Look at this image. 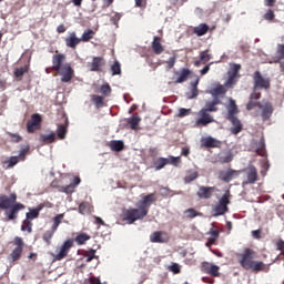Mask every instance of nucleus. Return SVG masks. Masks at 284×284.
Masks as SVG:
<instances>
[{
	"instance_id": "f257e3e1",
	"label": "nucleus",
	"mask_w": 284,
	"mask_h": 284,
	"mask_svg": "<svg viewBox=\"0 0 284 284\" xmlns=\"http://www.w3.org/2000/svg\"><path fill=\"white\" fill-rule=\"evenodd\" d=\"M256 253L252 248H244L242 253L237 254V263L246 272H253L258 274V272H267L270 267L262 261H255Z\"/></svg>"
},
{
	"instance_id": "f03ea898",
	"label": "nucleus",
	"mask_w": 284,
	"mask_h": 284,
	"mask_svg": "<svg viewBox=\"0 0 284 284\" xmlns=\"http://www.w3.org/2000/svg\"><path fill=\"white\" fill-rule=\"evenodd\" d=\"M65 62V54L63 53H57L52 57V69L54 70L59 77H61L62 83H70L72 79H74V69H72V65L70 63Z\"/></svg>"
},
{
	"instance_id": "7ed1b4c3",
	"label": "nucleus",
	"mask_w": 284,
	"mask_h": 284,
	"mask_svg": "<svg viewBox=\"0 0 284 284\" xmlns=\"http://www.w3.org/2000/svg\"><path fill=\"white\" fill-rule=\"evenodd\" d=\"M16 247L11 251V253L8 256L9 263H18V261H21V256H23V247H26V243H23V239L20 236H16L13 241Z\"/></svg>"
},
{
	"instance_id": "20e7f679",
	"label": "nucleus",
	"mask_w": 284,
	"mask_h": 284,
	"mask_svg": "<svg viewBox=\"0 0 284 284\" xmlns=\"http://www.w3.org/2000/svg\"><path fill=\"white\" fill-rule=\"evenodd\" d=\"M152 203H156V193H151L148 195H144L138 203L136 207L138 211L143 217L148 216V213L150 212V206Z\"/></svg>"
},
{
	"instance_id": "39448f33",
	"label": "nucleus",
	"mask_w": 284,
	"mask_h": 284,
	"mask_svg": "<svg viewBox=\"0 0 284 284\" xmlns=\"http://www.w3.org/2000/svg\"><path fill=\"white\" fill-rule=\"evenodd\" d=\"M242 173H244V180L242 182V187H245L246 185H254L256 181H258V170H256V166L248 165L244 170H240Z\"/></svg>"
},
{
	"instance_id": "423d86ee",
	"label": "nucleus",
	"mask_w": 284,
	"mask_h": 284,
	"mask_svg": "<svg viewBox=\"0 0 284 284\" xmlns=\"http://www.w3.org/2000/svg\"><path fill=\"white\" fill-rule=\"evenodd\" d=\"M230 190H227L219 201V204L213 207V216H223L230 209Z\"/></svg>"
},
{
	"instance_id": "0eeeda50",
	"label": "nucleus",
	"mask_w": 284,
	"mask_h": 284,
	"mask_svg": "<svg viewBox=\"0 0 284 284\" xmlns=\"http://www.w3.org/2000/svg\"><path fill=\"white\" fill-rule=\"evenodd\" d=\"M122 221H126L129 225H132L135 221H143V215L139 212V209H125L122 214Z\"/></svg>"
},
{
	"instance_id": "6e6552de",
	"label": "nucleus",
	"mask_w": 284,
	"mask_h": 284,
	"mask_svg": "<svg viewBox=\"0 0 284 284\" xmlns=\"http://www.w3.org/2000/svg\"><path fill=\"white\" fill-rule=\"evenodd\" d=\"M21 210H26L24 204H11L10 207L4 211V221H17V219H19V212H21Z\"/></svg>"
},
{
	"instance_id": "1a4fd4ad",
	"label": "nucleus",
	"mask_w": 284,
	"mask_h": 284,
	"mask_svg": "<svg viewBox=\"0 0 284 284\" xmlns=\"http://www.w3.org/2000/svg\"><path fill=\"white\" fill-rule=\"evenodd\" d=\"M201 272H203V274H209V276H213V278H217L221 276V266L210 262H202Z\"/></svg>"
},
{
	"instance_id": "9d476101",
	"label": "nucleus",
	"mask_w": 284,
	"mask_h": 284,
	"mask_svg": "<svg viewBox=\"0 0 284 284\" xmlns=\"http://www.w3.org/2000/svg\"><path fill=\"white\" fill-rule=\"evenodd\" d=\"M74 247V240L69 239L67 240L60 247V251L58 254L53 255L54 261H63L70 253V250Z\"/></svg>"
},
{
	"instance_id": "9b49d317",
	"label": "nucleus",
	"mask_w": 284,
	"mask_h": 284,
	"mask_svg": "<svg viewBox=\"0 0 284 284\" xmlns=\"http://www.w3.org/2000/svg\"><path fill=\"white\" fill-rule=\"evenodd\" d=\"M254 89L261 88L263 90H270V78H263L260 71H255L253 75Z\"/></svg>"
},
{
	"instance_id": "f8f14e48",
	"label": "nucleus",
	"mask_w": 284,
	"mask_h": 284,
	"mask_svg": "<svg viewBox=\"0 0 284 284\" xmlns=\"http://www.w3.org/2000/svg\"><path fill=\"white\" fill-rule=\"evenodd\" d=\"M41 121L42 118L39 113H36L31 116V120L27 122V132L32 134L37 132V130H41Z\"/></svg>"
},
{
	"instance_id": "ddd939ff",
	"label": "nucleus",
	"mask_w": 284,
	"mask_h": 284,
	"mask_svg": "<svg viewBox=\"0 0 284 284\" xmlns=\"http://www.w3.org/2000/svg\"><path fill=\"white\" fill-rule=\"evenodd\" d=\"M241 170L227 169L226 171H220L219 179L224 183H230V181L236 179L237 176H241Z\"/></svg>"
},
{
	"instance_id": "4468645a",
	"label": "nucleus",
	"mask_w": 284,
	"mask_h": 284,
	"mask_svg": "<svg viewBox=\"0 0 284 284\" xmlns=\"http://www.w3.org/2000/svg\"><path fill=\"white\" fill-rule=\"evenodd\" d=\"M222 145H223V142L221 140H217L211 135L201 139V148H206V149L219 148V149H221Z\"/></svg>"
},
{
	"instance_id": "2eb2a0df",
	"label": "nucleus",
	"mask_w": 284,
	"mask_h": 284,
	"mask_svg": "<svg viewBox=\"0 0 284 284\" xmlns=\"http://www.w3.org/2000/svg\"><path fill=\"white\" fill-rule=\"evenodd\" d=\"M151 243H168L170 235L165 231H155L150 235Z\"/></svg>"
},
{
	"instance_id": "dca6fc26",
	"label": "nucleus",
	"mask_w": 284,
	"mask_h": 284,
	"mask_svg": "<svg viewBox=\"0 0 284 284\" xmlns=\"http://www.w3.org/2000/svg\"><path fill=\"white\" fill-rule=\"evenodd\" d=\"M200 119L196 120L195 125L199 128L200 125H210V123H214V118L207 113L205 110H201L200 113Z\"/></svg>"
},
{
	"instance_id": "f3484780",
	"label": "nucleus",
	"mask_w": 284,
	"mask_h": 284,
	"mask_svg": "<svg viewBox=\"0 0 284 284\" xmlns=\"http://www.w3.org/2000/svg\"><path fill=\"white\" fill-rule=\"evenodd\" d=\"M103 65H105V59L103 57H94L89 68L91 72H103Z\"/></svg>"
},
{
	"instance_id": "a211bd4d",
	"label": "nucleus",
	"mask_w": 284,
	"mask_h": 284,
	"mask_svg": "<svg viewBox=\"0 0 284 284\" xmlns=\"http://www.w3.org/2000/svg\"><path fill=\"white\" fill-rule=\"evenodd\" d=\"M64 43L67 48H71V50H77V45L81 43V38L77 37V32H70L69 36L64 39Z\"/></svg>"
},
{
	"instance_id": "6ab92c4d",
	"label": "nucleus",
	"mask_w": 284,
	"mask_h": 284,
	"mask_svg": "<svg viewBox=\"0 0 284 284\" xmlns=\"http://www.w3.org/2000/svg\"><path fill=\"white\" fill-rule=\"evenodd\" d=\"M260 110H262V119L263 121H268V119L272 118V114H274V106H272V103L265 102L263 104H260Z\"/></svg>"
},
{
	"instance_id": "aec40b11",
	"label": "nucleus",
	"mask_w": 284,
	"mask_h": 284,
	"mask_svg": "<svg viewBox=\"0 0 284 284\" xmlns=\"http://www.w3.org/2000/svg\"><path fill=\"white\" fill-rule=\"evenodd\" d=\"M252 150H254L258 156H265V138L254 140L252 142Z\"/></svg>"
},
{
	"instance_id": "412c9836",
	"label": "nucleus",
	"mask_w": 284,
	"mask_h": 284,
	"mask_svg": "<svg viewBox=\"0 0 284 284\" xmlns=\"http://www.w3.org/2000/svg\"><path fill=\"white\" fill-rule=\"evenodd\" d=\"M81 256L82 257L78 261H83V258H85L84 263H92V261H94V258L97 261H99V256L97 255V250H94V248L81 251Z\"/></svg>"
},
{
	"instance_id": "4be33fe9",
	"label": "nucleus",
	"mask_w": 284,
	"mask_h": 284,
	"mask_svg": "<svg viewBox=\"0 0 284 284\" xmlns=\"http://www.w3.org/2000/svg\"><path fill=\"white\" fill-rule=\"evenodd\" d=\"M258 99H261L260 92L254 91L253 93H251L250 100L246 104V110L251 111L254 110V108H260L261 102H258Z\"/></svg>"
},
{
	"instance_id": "5701e85b",
	"label": "nucleus",
	"mask_w": 284,
	"mask_h": 284,
	"mask_svg": "<svg viewBox=\"0 0 284 284\" xmlns=\"http://www.w3.org/2000/svg\"><path fill=\"white\" fill-rule=\"evenodd\" d=\"M227 121L232 123L231 128V134H240V132H243V123H241V120H239L237 116L235 118H229Z\"/></svg>"
},
{
	"instance_id": "b1692460",
	"label": "nucleus",
	"mask_w": 284,
	"mask_h": 284,
	"mask_svg": "<svg viewBox=\"0 0 284 284\" xmlns=\"http://www.w3.org/2000/svg\"><path fill=\"white\" fill-rule=\"evenodd\" d=\"M214 190V186H200L196 194L199 199H211Z\"/></svg>"
},
{
	"instance_id": "393cba45",
	"label": "nucleus",
	"mask_w": 284,
	"mask_h": 284,
	"mask_svg": "<svg viewBox=\"0 0 284 284\" xmlns=\"http://www.w3.org/2000/svg\"><path fill=\"white\" fill-rule=\"evenodd\" d=\"M43 207H45L44 204H39L36 209H29V212L26 213V219L28 221H34V219H39V214Z\"/></svg>"
},
{
	"instance_id": "a878e982",
	"label": "nucleus",
	"mask_w": 284,
	"mask_h": 284,
	"mask_svg": "<svg viewBox=\"0 0 284 284\" xmlns=\"http://www.w3.org/2000/svg\"><path fill=\"white\" fill-rule=\"evenodd\" d=\"M239 114V106L236 105V101L234 99L229 100V106H227V116L226 119H233Z\"/></svg>"
},
{
	"instance_id": "bb28decb",
	"label": "nucleus",
	"mask_w": 284,
	"mask_h": 284,
	"mask_svg": "<svg viewBox=\"0 0 284 284\" xmlns=\"http://www.w3.org/2000/svg\"><path fill=\"white\" fill-rule=\"evenodd\" d=\"M151 48L154 52V54H163V51L165 50L163 48V44L161 43V37H154L153 41L151 43Z\"/></svg>"
},
{
	"instance_id": "cd10ccee",
	"label": "nucleus",
	"mask_w": 284,
	"mask_h": 284,
	"mask_svg": "<svg viewBox=\"0 0 284 284\" xmlns=\"http://www.w3.org/2000/svg\"><path fill=\"white\" fill-rule=\"evenodd\" d=\"M81 183V178H74L73 179V183L65 185V186H61L60 192H64V194H72V192H74V189L77 187V185H79Z\"/></svg>"
},
{
	"instance_id": "c85d7f7f",
	"label": "nucleus",
	"mask_w": 284,
	"mask_h": 284,
	"mask_svg": "<svg viewBox=\"0 0 284 284\" xmlns=\"http://www.w3.org/2000/svg\"><path fill=\"white\" fill-rule=\"evenodd\" d=\"M27 72H30V64H26L20 68H16L13 71V74L17 79V81H23V74H27Z\"/></svg>"
},
{
	"instance_id": "c756f323",
	"label": "nucleus",
	"mask_w": 284,
	"mask_h": 284,
	"mask_svg": "<svg viewBox=\"0 0 284 284\" xmlns=\"http://www.w3.org/2000/svg\"><path fill=\"white\" fill-rule=\"evenodd\" d=\"M207 32H210V26L206 23H201L193 29V34H196V37H205Z\"/></svg>"
},
{
	"instance_id": "7c9ffc66",
	"label": "nucleus",
	"mask_w": 284,
	"mask_h": 284,
	"mask_svg": "<svg viewBox=\"0 0 284 284\" xmlns=\"http://www.w3.org/2000/svg\"><path fill=\"white\" fill-rule=\"evenodd\" d=\"M165 165H170V160L166 158H159L153 161V168L156 172H159V170H163Z\"/></svg>"
},
{
	"instance_id": "2f4dec72",
	"label": "nucleus",
	"mask_w": 284,
	"mask_h": 284,
	"mask_svg": "<svg viewBox=\"0 0 284 284\" xmlns=\"http://www.w3.org/2000/svg\"><path fill=\"white\" fill-rule=\"evenodd\" d=\"M21 160H19L18 156H10L8 160L2 161V165L4 170H10L12 168H14V165H18V163Z\"/></svg>"
},
{
	"instance_id": "473e14b6",
	"label": "nucleus",
	"mask_w": 284,
	"mask_h": 284,
	"mask_svg": "<svg viewBox=\"0 0 284 284\" xmlns=\"http://www.w3.org/2000/svg\"><path fill=\"white\" fill-rule=\"evenodd\" d=\"M210 93L212 97H225V94H227V89H225L223 84H219L217 87L213 88Z\"/></svg>"
},
{
	"instance_id": "72a5a7b5",
	"label": "nucleus",
	"mask_w": 284,
	"mask_h": 284,
	"mask_svg": "<svg viewBox=\"0 0 284 284\" xmlns=\"http://www.w3.org/2000/svg\"><path fill=\"white\" fill-rule=\"evenodd\" d=\"M190 74H192V71H190V69L183 68L174 83H185V80L190 78Z\"/></svg>"
},
{
	"instance_id": "f704fd0d",
	"label": "nucleus",
	"mask_w": 284,
	"mask_h": 284,
	"mask_svg": "<svg viewBox=\"0 0 284 284\" xmlns=\"http://www.w3.org/2000/svg\"><path fill=\"white\" fill-rule=\"evenodd\" d=\"M241 64L233 63L230 67V70L227 72L229 77H235L237 79H241Z\"/></svg>"
},
{
	"instance_id": "c9c22d12",
	"label": "nucleus",
	"mask_w": 284,
	"mask_h": 284,
	"mask_svg": "<svg viewBox=\"0 0 284 284\" xmlns=\"http://www.w3.org/2000/svg\"><path fill=\"white\" fill-rule=\"evenodd\" d=\"M110 148L113 152H122L125 148V144L121 140H113L110 142Z\"/></svg>"
},
{
	"instance_id": "e433bc0d",
	"label": "nucleus",
	"mask_w": 284,
	"mask_h": 284,
	"mask_svg": "<svg viewBox=\"0 0 284 284\" xmlns=\"http://www.w3.org/2000/svg\"><path fill=\"white\" fill-rule=\"evenodd\" d=\"M90 239L92 237L88 233H80L75 236L74 241L77 245H85Z\"/></svg>"
},
{
	"instance_id": "4c0bfd02",
	"label": "nucleus",
	"mask_w": 284,
	"mask_h": 284,
	"mask_svg": "<svg viewBox=\"0 0 284 284\" xmlns=\"http://www.w3.org/2000/svg\"><path fill=\"white\" fill-rule=\"evenodd\" d=\"M40 141L42 143H54L57 141V134L54 132H51L50 134H41L40 135Z\"/></svg>"
},
{
	"instance_id": "58836bf2",
	"label": "nucleus",
	"mask_w": 284,
	"mask_h": 284,
	"mask_svg": "<svg viewBox=\"0 0 284 284\" xmlns=\"http://www.w3.org/2000/svg\"><path fill=\"white\" fill-rule=\"evenodd\" d=\"M10 197L8 195H0V210H10Z\"/></svg>"
},
{
	"instance_id": "ea45409f",
	"label": "nucleus",
	"mask_w": 284,
	"mask_h": 284,
	"mask_svg": "<svg viewBox=\"0 0 284 284\" xmlns=\"http://www.w3.org/2000/svg\"><path fill=\"white\" fill-rule=\"evenodd\" d=\"M129 125H131V130H139V124L141 123V119L139 115H133L128 119Z\"/></svg>"
},
{
	"instance_id": "a19ab883",
	"label": "nucleus",
	"mask_w": 284,
	"mask_h": 284,
	"mask_svg": "<svg viewBox=\"0 0 284 284\" xmlns=\"http://www.w3.org/2000/svg\"><path fill=\"white\" fill-rule=\"evenodd\" d=\"M54 229H51L49 231H45L42 235V239L47 245H52V237L54 236Z\"/></svg>"
},
{
	"instance_id": "79ce46f5",
	"label": "nucleus",
	"mask_w": 284,
	"mask_h": 284,
	"mask_svg": "<svg viewBox=\"0 0 284 284\" xmlns=\"http://www.w3.org/2000/svg\"><path fill=\"white\" fill-rule=\"evenodd\" d=\"M64 216L65 215L63 213H61V214H58L53 217V225L51 227L53 230V232H57V230H59V226L61 225Z\"/></svg>"
},
{
	"instance_id": "37998d69",
	"label": "nucleus",
	"mask_w": 284,
	"mask_h": 284,
	"mask_svg": "<svg viewBox=\"0 0 284 284\" xmlns=\"http://www.w3.org/2000/svg\"><path fill=\"white\" fill-rule=\"evenodd\" d=\"M58 139L63 140L65 139V135L68 134V125L67 124H60L57 129Z\"/></svg>"
},
{
	"instance_id": "c03bdc74",
	"label": "nucleus",
	"mask_w": 284,
	"mask_h": 284,
	"mask_svg": "<svg viewBox=\"0 0 284 284\" xmlns=\"http://www.w3.org/2000/svg\"><path fill=\"white\" fill-rule=\"evenodd\" d=\"M79 212L80 214H90V212H92V205H90L88 202H82L79 205Z\"/></svg>"
},
{
	"instance_id": "a18cd8bd",
	"label": "nucleus",
	"mask_w": 284,
	"mask_h": 284,
	"mask_svg": "<svg viewBox=\"0 0 284 284\" xmlns=\"http://www.w3.org/2000/svg\"><path fill=\"white\" fill-rule=\"evenodd\" d=\"M90 39H94V31L91 29H88L82 33V37L80 38V42L83 41L84 43H87L88 41H90Z\"/></svg>"
},
{
	"instance_id": "49530a36",
	"label": "nucleus",
	"mask_w": 284,
	"mask_h": 284,
	"mask_svg": "<svg viewBox=\"0 0 284 284\" xmlns=\"http://www.w3.org/2000/svg\"><path fill=\"white\" fill-rule=\"evenodd\" d=\"M28 154H30V145H26L24 148H22L19 151V155H17V158L19 159V161H26Z\"/></svg>"
},
{
	"instance_id": "de8ad7c7",
	"label": "nucleus",
	"mask_w": 284,
	"mask_h": 284,
	"mask_svg": "<svg viewBox=\"0 0 284 284\" xmlns=\"http://www.w3.org/2000/svg\"><path fill=\"white\" fill-rule=\"evenodd\" d=\"M21 231L22 232H28L29 234H31L32 232V221L26 219L22 221V225H21Z\"/></svg>"
},
{
	"instance_id": "09e8293b",
	"label": "nucleus",
	"mask_w": 284,
	"mask_h": 284,
	"mask_svg": "<svg viewBox=\"0 0 284 284\" xmlns=\"http://www.w3.org/2000/svg\"><path fill=\"white\" fill-rule=\"evenodd\" d=\"M211 236L209 237V243H206V246L210 247V245H214L216 243V240L219 239V231L212 230L210 232Z\"/></svg>"
},
{
	"instance_id": "8fccbe9b",
	"label": "nucleus",
	"mask_w": 284,
	"mask_h": 284,
	"mask_svg": "<svg viewBox=\"0 0 284 284\" xmlns=\"http://www.w3.org/2000/svg\"><path fill=\"white\" fill-rule=\"evenodd\" d=\"M184 214L186 216V219H196V216H201V213H199L196 210L194 209H187L184 211Z\"/></svg>"
},
{
	"instance_id": "3c124183",
	"label": "nucleus",
	"mask_w": 284,
	"mask_h": 284,
	"mask_svg": "<svg viewBox=\"0 0 284 284\" xmlns=\"http://www.w3.org/2000/svg\"><path fill=\"white\" fill-rule=\"evenodd\" d=\"M111 72H112V77H116V74H121V63L119 61H115L111 65Z\"/></svg>"
},
{
	"instance_id": "603ef678",
	"label": "nucleus",
	"mask_w": 284,
	"mask_h": 284,
	"mask_svg": "<svg viewBox=\"0 0 284 284\" xmlns=\"http://www.w3.org/2000/svg\"><path fill=\"white\" fill-rule=\"evenodd\" d=\"M239 81V78L234 77V75H229V79L225 82V88H234V85H236Z\"/></svg>"
},
{
	"instance_id": "864d4df0",
	"label": "nucleus",
	"mask_w": 284,
	"mask_h": 284,
	"mask_svg": "<svg viewBox=\"0 0 284 284\" xmlns=\"http://www.w3.org/2000/svg\"><path fill=\"white\" fill-rule=\"evenodd\" d=\"M275 17H276V14H274V10L268 9V10H266L265 14L263 16V20L272 22V21H274Z\"/></svg>"
},
{
	"instance_id": "5fc2aeb1",
	"label": "nucleus",
	"mask_w": 284,
	"mask_h": 284,
	"mask_svg": "<svg viewBox=\"0 0 284 284\" xmlns=\"http://www.w3.org/2000/svg\"><path fill=\"white\" fill-rule=\"evenodd\" d=\"M200 59H201L202 63H207V61H210V59H212V55L210 54L209 50L201 51Z\"/></svg>"
},
{
	"instance_id": "6e6d98bb",
	"label": "nucleus",
	"mask_w": 284,
	"mask_h": 284,
	"mask_svg": "<svg viewBox=\"0 0 284 284\" xmlns=\"http://www.w3.org/2000/svg\"><path fill=\"white\" fill-rule=\"evenodd\" d=\"M11 143H21V141L23 140V138L21 135H19V133H8Z\"/></svg>"
},
{
	"instance_id": "4d7b16f0",
	"label": "nucleus",
	"mask_w": 284,
	"mask_h": 284,
	"mask_svg": "<svg viewBox=\"0 0 284 284\" xmlns=\"http://www.w3.org/2000/svg\"><path fill=\"white\" fill-rule=\"evenodd\" d=\"M196 179H199V173L193 172V173H190L189 175H186L184 178V181H185V183H192V181H196Z\"/></svg>"
},
{
	"instance_id": "13d9d810",
	"label": "nucleus",
	"mask_w": 284,
	"mask_h": 284,
	"mask_svg": "<svg viewBox=\"0 0 284 284\" xmlns=\"http://www.w3.org/2000/svg\"><path fill=\"white\" fill-rule=\"evenodd\" d=\"M202 110H205V112H216L219 108H216V105L213 104V102H206L205 108H203Z\"/></svg>"
},
{
	"instance_id": "bf43d9fd",
	"label": "nucleus",
	"mask_w": 284,
	"mask_h": 284,
	"mask_svg": "<svg viewBox=\"0 0 284 284\" xmlns=\"http://www.w3.org/2000/svg\"><path fill=\"white\" fill-rule=\"evenodd\" d=\"M166 270L173 272V274H181V266L176 263H173L171 266H168Z\"/></svg>"
},
{
	"instance_id": "052dcab7",
	"label": "nucleus",
	"mask_w": 284,
	"mask_h": 284,
	"mask_svg": "<svg viewBox=\"0 0 284 284\" xmlns=\"http://www.w3.org/2000/svg\"><path fill=\"white\" fill-rule=\"evenodd\" d=\"M92 101L97 105V108H101V105H103V97L101 95H93Z\"/></svg>"
},
{
	"instance_id": "680f3d73",
	"label": "nucleus",
	"mask_w": 284,
	"mask_h": 284,
	"mask_svg": "<svg viewBox=\"0 0 284 284\" xmlns=\"http://www.w3.org/2000/svg\"><path fill=\"white\" fill-rule=\"evenodd\" d=\"M168 160H169V164L170 165H175V166H178L179 165V163H181V156H176V158H174V156H169V158H166Z\"/></svg>"
},
{
	"instance_id": "e2e57ef3",
	"label": "nucleus",
	"mask_w": 284,
	"mask_h": 284,
	"mask_svg": "<svg viewBox=\"0 0 284 284\" xmlns=\"http://www.w3.org/2000/svg\"><path fill=\"white\" fill-rule=\"evenodd\" d=\"M232 161H234V155H232V153L220 158V163H232Z\"/></svg>"
},
{
	"instance_id": "0e129e2a",
	"label": "nucleus",
	"mask_w": 284,
	"mask_h": 284,
	"mask_svg": "<svg viewBox=\"0 0 284 284\" xmlns=\"http://www.w3.org/2000/svg\"><path fill=\"white\" fill-rule=\"evenodd\" d=\"M112 92V88H110V84H103L101 87V93L102 94H110Z\"/></svg>"
},
{
	"instance_id": "69168bd1",
	"label": "nucleus",
	"mask_w": 284,
	"mask_h": 284,
	"mask_svg": "<svg viewBox=\"0 0 284 284\" xmlns=\"http://www.w3.org/2000/svg\"><path fill=\"white\" fill-rule=\"evenodd\" d=\"M277 54L280 59H284V44H277Z\"/></svg>"
},
{
	"instance_id": "338daca9",
	"label": "nucleus",
	"mask_w": 284,
	"mask_h": 284,
	"mask_svg": "<svg viewBox=\"0 0 284 284\" xmlns=\"http://www.w3.org/2000/svg\"><path fill=\"white\" fill-rule=\"evenodd\" d=\"M187 114H190V109H180L178 116H180L181 119H183V116H187Z\"/></svg>"
},
{
	"instance_id": "774afa93",
	"label": "nucleus",
	"mask_w": 284,
	"mask_h": 284,
	"mask_svg": "<svg viewBox=\"0 0 284 284\" xmlns=\"http://www.w3.org/2000/svg\"><path fill=\"white\" fill-rule=\"evenodd\" d=\"M276 247H277V250H278L280 252H283V250H284V241H283V240H278V241L276 242Z\"/></svg>"
}]
</instances>
